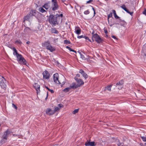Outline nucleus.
I'll list each match as a JSON object with an SVG mask.
<instances>
[{
    "mask_svg": "<svg viewBox=\"0 0 146 146\" xmlns=\"http://www.w3.org/2000/svg\"><path fill=\"white\" fill-rule=\"evenodd\" d=\"M13 50L14 51L13 54L14 55L16 56L19 62L21 64L27 66V62L22 55L18 53L17 50L14 47L13 48Z\"/></svg>",
    "mask_w": 146,
    "mask_h": 146,
    "instance_id": "obj_1",
    "label": "nucleus"
},
{
    "mask_svg": "<svg viewBox=\"0 0 146 146\" xmlns=\"http://www.w3.org/2000/svg\"><path fill=\"white\" fill-rule=\"evenodd\" d=\"M57 17H59L58 15H50L49 18V22L54 25L58 24L60 22V19Z\"/></svg>",
    "mask_w": 146,
    "mask_h": 146,
    "instance_id": "obj_2",
    "label": "nucleus"
},
{
    "mask_svg": "<svg viewBox=\"0 0 146 146\" xmlns=\"http://www.w3.org/2000/svg\"><path fill=\"white\" fill-rule=\"evenodd\" d=\"M59 9V6L57 3V0H52L51 6L50 9L53 11H55L58 10Z\"/></svg>",
    "mask_w": 146,
    "mask_h": 146,
    "instance_id": "obj_3",
    "label": "nucleus"
},
{
    "mask_svg": "<svg viewBox=\"0 0 146 146\" xmlns=\"http://www.w3.org/2000/svg\"><path fill=\"white\" fill-rule=\"evenodd\" d=\"M92 39L93 42L94 41V38L95 39V40L98 43H100L102 42V39L99 36L98 34L96 33L94 34V31L92 33Z\"/></svg>",
    "mask_w": 146,
    "mask_h": 146,
    "instance_id": "obj_4",
    "label": "nucleus"
},
{
    "mask_svg": "<svg viewBox=\"0 0 146 146\" xmlns=\"http://www.w3.org/2000/svg\"><path fill=\"white\" fill-rule=\"evenodd\" d=\"M53 78L54 82L56 84H62V85L64 84V82H61L62 81L58 80V73H56L53 75Z\"/></svg>",
    "mask_w": 146,
    "mask_h": 146,
    "instance_id": "obj_5",
    "label": "nucleus"
},
{
    "mask_svg": "<svg viewBox=\"0 0 146 146\" xmlns=\"http://www.w3.org/2000/svg\"><path fill=\"white\" fill-rule=\"evenodd\" d=\"M75 79L77 83V85L78 87H80L84 84V82L81 79L78 78L76 77L75 78Z\"/></svg>",
    "mask_w": 146,
    "mask_h": 146,
    "instance_id": "obj_6",
    "label": "nucleus"
},
{
    "mask_svg": "<svg viewBox=\"0 0 146 146\" xmlns=\"http://www.w3.org/2000/svg\"><path fill=\"white\" fill-rule=\"evenodd\" d=\"M30 15H31L32 17L33 18V16H36V15H39L40 14V13H39L38 12L36 11L35 10H31L29 14Z\"/></svg>",
    "mask_w": 146,
    "mask_h": 146,
    "instance_id": "obj_7",
    "label": "nucleus"
},
{
    "mask_svg": "<svg viewBox=\"0 0 146 146\" xmlns=\"http://www.w3.org/2000/svg\"><path fill=\"white\" fill-rule=\"evenodd\" d=\"M11 132L9 129H7L4 133L3 136V139H7L10 133Z\"/></svg>",
    "mask_w": 146,
    "mask_h": 146,
    "instance_id": "obj_8",
    "label": "nucleus"
},
{
    "mask_svg": "<svg viewBox=\"0 0 146 146\" xmlns=\"http://www.w3.org/2000/svg\"><path fill=\"white\" fill-rule=\"evenodd\" d=\"M43 78L45 79H49L50 76V74L47 71H45L43 72Z\"/></svg>",
    "mask_w": 146,
    "mask_h": 146,
    "instance_id": "obj_9",
    "label": "nucleus"
},
{
    "mask_svg": "<svg viewBox=\"0 0 146 146\" xmlns=\"http://www.w3.org/2000/svg\"><path fill=\"white\" fill-rule=\"evenodd\" d=\"M33 18L31 17V15H30L29 14H28L26 16L24 17L23 22H25L26 21H30V20H31Z\"/></svg>",
    "mask_w": 146,
    "mask_h": 146,
    "instance_id": "obj_10",
    "label": "nucleus"
},
{
    "mask_svg": "<svg viewBox=\"0 0 146 146\" xmlns=\"http://www.w3.org/2000/svg\"><path fill=\"white\" fill-rule=\"evenodd\" d=\"M2 78H3L4 80L3 79L2 80H1L0 82V84L1 87L3 88L4 89L5 88L6 86V85L5 84L6 81L5 78L3 77H2Z\"/></svg>",
    "mask_w": 146,
    "mask_h": 146,
    "instance_id": "obj_11",
    "label": "nucleus"
},
{
    "mask_svg": "<svg viewBox=\"0 0 146 146\" xmlns=\"http://www.w3.org/2000/svg\"><path fill=\"white\" fill-rule=\"evenodd\" d=\"M85 145L86 146H95L96 145V143L94 141H88V140L85 143Z\"/></svg>",
    "mask_w": 146,
    "mask_h": 146,
    "instance_id": "obj_12",
    "label": "nucleus"
},
{
    "mask_svg": "<svg viewBox=\"0 0 146 146\" xmlns=\"http://www.w3.org/2000/svg\"><path fill=\"white\" fill-rule=\"evenodd\" d=\"M123 83L124 82L123 80H121L116 84V86H118V88L119 89H121L122 88V85L123 84Z\"/></svg>",
    "mask_w": 146,
    "mask_h": 146,
    "instance_id": "obj_13",
    "label": "nucleus"
},
{
    "mask_svg": "<svg viewBox=\"0 0 146 146\" xmlns=\"http://www.w3.org/2000/svg\"><path fill=\"white\" fill-rule=\"evenodd\" d=\"M50 44V42L49 40L45 41L42 44V46L43 47H46V48H47Z\"/></svg>",
    "mask_w": 146,
    "mask_h": 146,
    "instance_id": "obj_14",
    "label": "nucleus"
},
{
    "mask_svg": "<svg viewBox=\"0 0 146 146\" xmlns=\"http://www.w3.org/2000/svg\"><path fill=\"white\" fill-rule=\"evenodd\" d=\"M46 49L51 52H53L56 50L55 48L52 46L51 44L47 48H46Z\"/></svg>",
    "mask_w": 146,
    "mask_h": 146,
    "instance_id": "obj_15",
    "label": "nucleus"
},
{
    "mask_svg": "<svg viewBox=\"0 0 146 146\" xmlns=\"http://www.w3.org/2000/svg\"><path fill=\"white\" fill-rule=\"evenodd\" d=\"M79 72L82 74L83 76L84 77L85 79L87 78V75L82 69H81L80 70Z\"/></svg>",
    "mask_w": 146,
    "mask_h": 146,
    "instance_id": "obj_16",
    "label": "nucleus"
},
{
    "mask_svg": "<svg viewBox=\"0 0 146 146\" xmlns=\"http://www.w3.org/2000/svg\"><path fill=\"white\" fill-rule=\"evenodd\" d=\"M34 86L36 90L37 91V93H39L40 91V85H38L37 84H35V85H34Z\"/></svg>",
    "mask_w": 146,
    "mask_h": 146,
    "instance_id": "obj_17",
    "label": "nucleus"
},
{
    "mask_svg": "<svg viewBox=\"0 0 146 146\" xmlns=\"http://www.w3.org/2000/svg\"><path fill=\"white\" fill-rule=\"evenodd\" d=\"M70 89H75L77 88L78 87L75 83H73L70 86Z\"/></svg>",
    "mask_w": 146,
    "mask_h": 146,
    "instance_id": "obj_18",
    "label": "nucleus"
},
{
    "mask_svg": "<svg viewBox=\"0 0 146 146\" xmlns=\"http://www.w3.org/2000/svg\"><path fill=\"white\" fill-rule=\"evenodd\" d=\"M142 52L144 54V55L146 56V43L143 46Z\"/></svg>",
    "mask_w": 146,
    "mask_h": 146,
    "instance_id": "obj_19",
    "label": "nucleus"
},
{
    "mask_svg": "<svg viewBox=\"0 0 146 146\" xmlns=\"http://www.w3.org/2000/svg\"><path fill=\"white\" fill-rule=\"evenodd\" d=\"M44 8L46 9H48L50 7V4L49 3L45 4L42 6Z\"/></svg>",
    "mask_w": 146,
    "mask_h": 146,
    "instance_id": "obj_20",
    "label": "nucleus"
},
{
    "mask_svg": "<svg viewBox=\"0 0 146 146\" xmlns=\"http://www.w3.org/2000/svg\"><path fill=\"white\" fill-rule=\"evenodd\" d=\"M76 33L77 35H79L81 33V29L79 27H76L75 29Z\"/></svg>",
    "mask_w": 146,
    "mask_h": 146,
    "instance_id": "obj_21",
    "label": "nucleus"
},
{
    "mask_svg": "<svg viewBox=\"0 0 146 146\" xmlns=\"http://www.w3.org/2000/svg\"><path fill=\"white\" fill-rule=\"evenodd\" d=\"M115 141L118 146H123V143L119 142V141L118 139H116Z\"/></svg>",
    "mask_w": 146,
    "mask_h": 146,
    "instance_id": "obj_22",
    "label": "nucleus"
},
{
    "mask_svg": "<svg viewBox=\"0 0 146 146\" xmlns=\"http://www.w3.org/2000/svg\"><path fill=\"white\" fill-rule=\"evenodd\" d=\"M112 86V84L110 85H108L105 88V90H108L109 91H111V88Z\"/></svg>",
    "mask_w": 146,
    "mask_h": 146,
    "instance_id": "obj_23",
    "label": "nucleus"
},
{
    "mask_svg": "<svg viewBox=\"0 0 146 146\" xmlns=\"http://www.w3.org/2000/svg\"><path fill=\"white\" fill-rule=\"evenodd\" d=\"M113 13V15H114V17L116 19H118L119 18V17L117 15L115 11L114 10H112Z\"/></svg>",
    "mask_w": 146,
    "mask_h": 146,
    "instance_id": "obj_24",
    "label": "nucleus"
},
{
    "mask_svg": "<svg viewBox=\"0 0 146 146\" xmlns=\"http://www.w3.org/2000/svg\"><path fill=\"white\" fill-rule=\"evenodd\" d=\"M39 11L41 12L42 13H43L44 12H46V11H45L43 8V7H40V8H39L38 9Z\"/></svg>",
    "mask_w": 146,
    "mask_h": 146,
    "instance_id": "obj_25",
    "label": "nucleus"
},
{
    "mask_svg": "<svg viewBox=\"0 0 146 146\" xmlns=\"http://www.w3.org/2000/svg\"><path fill=\"white\" fill-rule=\"evenodd\" d=\"M71 89L70 88L68 87L65 88L63 90V91L65 92H68Z\"/></svg>",
    "mask_w": 146,
    "mask_h": 146,
    "instance_id": "obj_26",
    "label": "nucleus"
},
{
    "mask_svg": "<svg viewBox=\"0 0 146 146\" xmlns=\"http://www.w3.org/2000/svg\"><path fill=\"white\" fill-rule=\"evenodd\" d=\"M15 44H22V42L20 40H16L15 42Z\"/></svg>",
    "mask_w": 146,
    "mask_h": 146,
    "instance_id": "obj_27",
    "label": "nucleus"
},
{
    "mask_svg": "<svg viewBox=\"0 0 146 146\" xmlns=\"http://www.w3.org/2000/svg\"><path fill=\"white\" fill-rule=\"evenodd\" d=\"M52 33L57 34L58 33V31L55 28L52 29Z\"/></svg>",
    "mask_w": 146,
    "mask_h": 146,
    "instance_id": "obj_28",
    "label": "nucleus"
},
{
    "mask_svg": "<svg viewBox=\"0 0 146 146\" xmlns=\"http://www.w3.org/2000/svg\"><path fill=\"white\" fill-rule=\"evenodd\" d=\"M51 110L50 108L47 109L46 111V113L47 114L49 115L50 112L51 111Z\"/></svg>",
    "mask_w": 146,
    "mask_h": 146,
    "instance_id": "obj_29",
    "label": "nucleus"
},
{
    "mask_svg": "<svg viewBox=\"0 0 146 146\" xmlns=\"http://www.w3.org/2000/svg\"><path fill=\"white\" fill-rule=\"evenodd\" d=\"M56 15H58L59 17H57V18H59V19H60V21L61 22L62 21V17L63 15L62 14H60V15H58L57 14Z\"/></svg>",
    "mask_w": 146,
    "mask_h": 146,
    "instance_id": "obj_30",
    "label": "nucleus"
},
{
    "mask_svg": "<svg viewBox=\"0 0 146 146\" xmlns=\"http://www.w3.org/2000/svg\"><path fill=\"white\" fill-rule=\"evenodd\" d=\"M60 110V108L58 107H56L54 109V111L55 112L56 111H57Z\"/></svg>",
    "mask_w": 146,
    "mask_h": 146,
    "instance_id": "obj_31",
    "label": "nucleus"
},
{
    "mask_svg": "<svg viewBox=\"0 0 146 146\" xmlns=\"http://www.w3.org/2000/svg\"><path fill=\"white\" fill-rule=\"evenodd\" d=\"M80 57L82 58L83 59L85 60L86 59V58H85V57L84 56V55H83L82 54L81 52L80 53Z\"/></svg>",
    "mask_w": 146,
    "mask_h": 146,
    "instance_id": "obj_32",
    "label": "nucleus"
},
{
    "mask_svg": "<svg viewBox=\"0 0 146 146\" xmlns=\"http://www.w3.org/2000/svg\"><path fill=\"white\" fill-rule=\"evenodd\" d=\"M141 138L142 140L144 142L146 141V137L144 136H141Z\"/></svg>",
    "mask_w": 146,
    "mask_h": 146,
    "instance_id": "obj_33",
    "label": "nucleus"
},
{
    "mask_svg": "<svg viewBox=\"0 0 146 146\" xmlns=\"http://www.w3.org/2000/svg\"><path fill=\"white\" fill-rule=\"evenodd\" d=\"M64 43L65 44H70V42L69 40H64Z\"/></svg>",
    "mask_w": 146,
    "mask_h": 146,
    "instance_id": "obj_34",
    "label": "nucleus"
},
{
    "mask_svg": "<svg viewBox=\"0 0 146 146\" xmlns=\"http://www.w3.org/2000/svg\"><path fill=\"white\" fill-rule=\"evenodd\" d=\"M78 109H75L73 111V113L74 114H75L76 113H77L78 112Z\"/></svg>",
    "mask_w": 146,
    "mask_h": 146,
    "instance_id": "obj_35",
    "label": "nucleus"
},
{
    "mask_svg": "<svg viewBox=\"0 0 146 146\" xmlns=\"http://www.w3.org/2000/svg\"><path fill=\"white\" fill-rule=\"evenodd\" d=\"M112 13H110L108 15V19H109L111 17H112Z\"/></svg>",
    "mask_w": 146,
    "mask_h": 146,
    "instance_id": "obj_36",
    "label": "nucleus"
},
{
    "mask_svg": "<svg viewBox=\"0 0 146 146\" xmlns=\"http://www.w3.org/2000/svg\"><path fill=\"white\" fill-rule=\"evenodd\" d=\"M121 8L123 9L125 11V10H126V9H127L126 7H125V5H123L121 6Z\"/></svg>",
    "mask_w": 146,
    "mask_h": 146,
    "instance_id": "obj_37",
    "label": "nucleus"
},
{
    "mask_svg": "<svg viewBox=\"0 0 146 146\" xmlns=\"http://www.w3.org/2000/svg\"><path fill=\"white\" fill-rule=\"evenodd\" d=\"M54 111L53 110H51V111L50 112L49 115H52L55 113Z\"/></svg>",
    "mask_w": 146,
    "mask_h": 146,
    "instance_id": "obj_38",
    "label": "nucleus"
},
{
    "mask_svg": "<svg viewBox=\"0 0 146 146\" xmlns=\"http://www.w3.org/2000/svg\"><path fill=\"white\" fill-rule=\"evenodd\" d=\"M84 38H85L86 40H88L89 41H90V42H91L90 40L88 38V37L84 36Z\"/></svg>",
    "mask_w": 146,
    "mask_h": 146,
    "instance_id": "obj_39",
    "label": "nucleus"
},
{
    "mask_svg": "<svg viewBox=\"0 0 146 146\" xmlns=\"http://www.w3.org/2000/svg\"><path fill=\"white\" fill-rule=\"evenodd\" d=\"M12 107L13 108H14L16 110H17V107L14 104H12Z\"/></svg>",
    "mask_w": 146,
    "mask_h": 146,
    "instance_id": "obj_40",
    "label": "nucleus"
},
{
    "mask_svg": "<svg viewBox=\"0 0 146 146\" xmlns=\"http://www.w3.org/2000/svg\"><path fill=\"white\" fill-rule=\"evenodd\" d=\"M118 22H119L120 23L122 22V23H125V22L124 21L122 20H121L120 19H119V20H118Z\"/></svg>",
    "mask_w": 146,
    "mask_h": 146,
    "instance_id": "obj_41",
    "label": "nucleus"
},
{
    "mask_svg": "<svg viewBox=\"0 0 146 146\" xmlns=\"http://www.w3.org/2000/svg\"><path fill=\"white\" fill-rule=\"evenodd\" d=\"M62 80H60L62 81L61 82H64V84L65 82L64 81V80L65 79L64 77V76H62Z\"/></svg>",
    "mask_w": 146,
    "mask_h": 146,
    "instance_id": "obj_42",
    "label": "nucleus"
},
{
    "mask_svg": "<svg viewBox=\"0 0 146 146\" xmlns=\"http://www.w3.org/2000/svg\"><path fill=\"white\" fill-rule=\"evenodd\" d=\"M90 12L88 10H86L84 12V13L85 15H87Z\"/></svg>",
    "mask_w": 146,
    "mask_h": 146,
    "instance_id": "obj_43",
    "label": "nucleus"
},
{
    "mask_svg": "<svg viewBox=\"0 0 146 146\" xmlns=\"http://www.w3.org/2000/svg\"><path fill=\"white\" fill-rule=\"evenodd\" d=\"M84 36L83 35H82L81 36H78V38H84Z\"/></svg>",
    "mask_w": 146,
    "mask_h": 146,
    "instance_id": "obj_44",
    "label": "nucleus"
},
{
    "mask_svg": "<svg viewBox=\"0 0 146 146\" xmlns=\"http://www.w3.org/2000/svg\"><path fill=\"white\" fill-rule=\"evenodd\" d=\"M66 48L67 49H68L70 51H72V49L70 47H69L68 46H66Z\"/></svg>",
    "mask_w": 146,
    "mask_h": 146,
    "instance_id": "obj_45",
    "label": "nucleus"
},
{
    "mask_svg": "<svg viewBox=\"0 0 146 146\" xmlns=\"http://www.w3.org/2000/svg\"><path fill=\"white\" fill-rule=\"evenodd\" d=\"M48 91L50 92L51 93H54V91L52 90L49 89Z\"/></svg>",
    "mask_w": 146,
    "mask_h": 146,
    "instance_id": "obj_46",
    "label": "nucleus"
},
{
    "mask_svg": "<svg viewBox=\"0 0 146 146\" xmlns=\"http://www.w3.org/2000/svg\"><path fill=\"white\" fill-rule=\"evenodd\" d=\"M63 106L61 104H59L58 105V107L60 109Z\"/></svg>",
    "mask_w": 146,
    "mask_h": 146,
    "instance_id": "obj_47",
    "label": "nucleus"
},
{
    "mask_svg": "<svg viewBox=\"0 0 146 146\" xmlns=\"http://www.w3.org/2000/svg\"><path fill=\"white\" fill-rule=\"evenodd\" d=\"M143 14L145 15L146 16V9L143 11Z\"/></svg>",
    "mask_w": 146,
    "mask_h": 146,
    "instance_id": "obj_48",
    "label": "nucleus"
},
{
    "mask_svg": "<svg viewBox=\"0 0 146 146\" xmlns=\"http://www.w3.org/2000/svg\"><path fill=\"white\" fill-rule=\"evenodd\" d=\"M30 30L31 29H30L29 27H27L25 28V29L24 30Z\"/></svg>",
    "mask_w": 146,
    "mask_h": 146,
    "instance_id": "obj_49",
    "label": "nucleus"
},
{
    "mask_svg": "<svg viewBox=\"0 0 146 146\" xmlns=\"http://www.w3.org/2000/svg\"><path fill=\"white\" fill-rule=\"evenodd\" d=\"M92 1V0H90L89 1H87L86 3H89Z\"/></svg>",
    "mask_w": 146,
    "mask_h": 146,
    "instance_id": "obj_50",
    "label": "nucleus"
},
{
    "mask_svg": "<svg viewBox=\"0 0 146 146\" xmlns=\"http://www.w3.org/2000/svg\"><path fill=\"white\" fill-rule=\"evenodd\" d=\"M104 31L105 33L107 34L108 33V31L106 29H104Z\"/></svg>",
    "mask_w": 146,
    "mask_h": 146,
    "instance_id": "obj_51",
    "label": "nucleus"
},
{
    "mask_svg": "<svg viewBox=\"0 0 146 146\" xmlns=\"http://www.w3.org/2000/svg\"><path fill=\"white\" fill-rule=\"evenodd\" d=\"M87 60L88 62L90 63H91L92 61L90 60L89 58L87 59Z\"/></svg>",
    "mask_w": 146,
    "mask_h": 146,
    "instance_id": "obj_52",
    "label": "nucleus"
},
{
    "mask_svg": "<svg viewBox=\"0 0 146 146\" xmlns=\"http://www.w3.org/2000/svg\"><path fill=\"white\" fill-rule=\"evenodd\" d=\"M125 11H126L128 13H130V12L128 11V10L127 9H126Z\"/></svg>",
    "mask_w": 146,
    "mask_h": 146,
    "instance_id": "obj_53",
    "label": "nucleus"
},
{
    "mask_svg": "<svg viewBox=\"0 0 146 146\" xmlns=\"http://www.w3.org/2000/svg\"><path fill=\"white\" fill-rule=\"evenodd\" d=\"M112 37L114 39H116V37L114 36H112Z\"/></svg>",
    "mask_w": 146,
    "mask_h": 146,
    "instance_id": "obj_54",
    "label": "nucleus"
},
{
    "mask_svg": "<svg viewBox=\"0 0 146 146\" xmlns=\"http://www.w3.org/2000/svg\"><path fill=\"white\" fill-rule=\"evenodd\" d=\"M129 14L131 15L132 16L133 15V12H130V13H129Z\"/></svg>",
    "mask_w": 146,
    "mask_h": 146,
    "instance_id": "obj_55",
    "label": "nucleus"
},
{
    "mask_svg": "<svg viewBox=\"0 0 146 146\" xmlns=\"http://www.w3.org/2000/svg\"><path fill=\"white\" fill-rule=\"evenodd\" d=\"M80 74H77L76 75V76L78 77H80Z\"/></svg>",
    "mask_w": 146,
    "mask_h": 146,
    "instance_id": "obj_56",
    "label": "nucleus"
},
{
    "mask_svg": "<svg viewBox=\"0 0 146 146\" xmlns=\"http://www.w3.org/2000/svg\"><path fill=\"white\" fill-rule=\"evenodd\" d=\"M72 51L75 52L76 53V51H75V50H73V49L72 50Z\"/></svg>",
    "mask_w": 146,
    "mask_h": 146,
    "instance_id": "obj_57",
    "label": "nucleus"
},
{
    "mask_svg": "<svg viewBox=\"0 0 146 146\" xmlns=\"http://www.w3.org/2000/svg\"><path fill=\"white\" fill-rule=\"evenodd\" d=\"M27 43L28 44H29L30 43V42L29 41H27Z\"/></svg>",
    "mask_w": 146,
    "mask_h": 146,
    "instance_id": "obj_58",
    "label": "nucleus"
},
{
    "mask_svg": "<svg viewBox=\"0 0 146 146\" xmlns=\"http://www.w3.org/2000/svg\"><path fill=\"white\" fill-rule=\"evenodd\" d=\"M45 87H46V89H47L48 90H49V89L48 88V87H47V86H46Z\"/></svg>",
    "mask_w": 146,
    "mask_h": 146,
    "instance_id": "obj_59",
    "label": "nucleus"
},
{
    "mask_svg": "<svg viewBox=\"0 0 146 146\" xmlns=\"http://www.w3.org/2000/svg\"><path fill=\"white\" fill-rule=\"evenodd\" d=\"M92 9L94 11L95 10L93 7H92Z\"/></svg>",
    "mask_w": 146,
    "mask_h": 146,
    "instance_id": "obj_60",
    "label": "nucleus"
},
{
    "mask_svg": "<svg viewBox=\"0 0 146 146\" xmlns=\"http://www.w3.org/2000/svg\"><path fill=\"white\" fill-rule=\"evenodd\" d=\"M48 92H47V97H46V99L47 97L48 96Z\"/></svg>",
    "mask_w": 146,
    "mask_h": 146,
    "instance_id": "obj_61",
    "label": "nucleus"
},
{
    "mask_svg": "<svg viewBox=\"0 0 146 146\" xmlns=\"http://www.w3.org/2000/svg\"><path fill=\"white\" fill-rule=\"evenodd\" d=\"M95 14H96L95 12V11H94V15Z\"/></svg>",
    "mask_w": 146,
    "mask_h": 146,
    "instance_id": "obj_62",
    "label": "nucleus"
},
{
    "mask_svg": "<svg viewBox=\"0 0 146 146\" xmlns=\"http://www.w3.org/2000/svg\"><path fill=\"white\" fill-rule=\"evenodd\" d=\"M144 145L145 146L146 145V143H144Z\"/></svg>",
    "mask_w": 146,
    "mask_h": 146,
    "instance_id": "obj_63",
    "label": "nucleus"
},
{
    "mask_svg": "<svg viewBox=\"0 0 146 146\" xmlns=\"http://www.w3.org/2000/svg\"><path fill=\"white\" fill-rule=\"evenodd\" d=\"M66 23V25H67V23Z\"/></svg>",
    "mask_w": 146,
    "mask_h": 146,
    "instance_id": "obj_64",
    "label": "nucleus"
}]
</instances>
